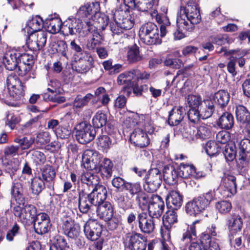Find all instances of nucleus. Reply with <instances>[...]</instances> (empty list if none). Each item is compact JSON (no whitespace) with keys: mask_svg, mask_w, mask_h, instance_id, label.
<instances>
[{"mask_svg":"<svg viewBox=\"0 0 250 250\" xmlns=\"http://www.w3.org/2000/svg\"><path fill=\"white\" fill-rule=\"evenodd\" d=\"M91 199L89 194H79V209L82 213H86L89 210H94V208H96Z\"/></svg>","mask_w":250,"mask_h":250,"instance_id":"a878e982","label":"nucleus"},{"mask_svg":"<svg viewBox=\"0 0 250 250\" xmlns=\"http://www.w3.org/2000/svg\"><path fill=\"white\" fill-rule=\"evenodd\" d=\"M34 222V227L36 232L39 234L47 233L51 226L50 218L48 214L41 212L37 214L33 221Z\"/></svg>","mask_w":250,"mask_h":250,"instance_id":"2eb2a0df","label":"nucleus"},{"mask_svg":"<svg viewBox=\"0 0 250 250\" xmlns=\"http://www.w3.org/2000/svg\"><path fill=\"white\" fill-rule=\"evenodd\" d=\"M167 206L173 209H178L183 203V196L177 190H171L166 198Z\"/></svg>","mask_w":250,"mask_h":250,"instance_id":"393cba45","label":"nucleus"},{"mask_svg":"<svg viewBox=\"0 0 250 250\" xmlns=\"http://www.w3.org/2000/svg\"><path fill=\"white\" fill-rule=\"evenodd\" d=\"M56 173L52 167L49 166H46L43 168L42 173V179L44 182H46L47 186L50 188H53L54 185V179Z\"/></svg>","mask_w":250,"mask_h":250,"instance_id":"7c9ffc66","label":"nucleus"},{"mask_svg":"<svg viewBox=\"0 0 250 250\" xmlns=\"http://www.w3.org/2000/svg\"><path fill=\"white\" fill-rule=\"evenodd\" d=\"M205 148L208 155L213 156L220 151L221 146L216 142L209 141L206 143Z\"/></svg>","mask_w":250,"mask_h":250,"instance_id":"603ef678","label":"nucleus"},{"mask_svg":"<svg viewBox=\"0 0 250 250\" xmlns=\"http://www.w3.org/2000/svg\"><path fill=\"white\" fill-rule=\"evenodd\" d=\"M83 231L88 239L95 241L99 238L102 231V227L97 220L89 219L85 223Z\"/></svg>","mask_w":250,"mask_h":250,"instance_id":"4468645a","label":"nucleus"},{"mask_svg":"<svg viewBox=\"0 0 250 250\" xmlns=\"http://www.w3.org/2000/svg\"><path fill=\"white\" fill-rule=\"evenodd\" d=\"M218 125L222 128L230 129L234 125L232 115L229 112L224 113L219 119Z\"/></svg>","mask_w":250,"mask_h":250,"instance_id":"c9c22d12","label":"nucleus"},{"mask_svg":"<svg viewBox=\"0 0 250 250\" xmlns=\"http://www.w3.org/2000/svg\"><path fill=\"white\" fill-rule=\"evenodd\" d=\"M130 140L132 144L140 147H145L149 143V139L147 134L140 128L134 129L130 135Z\"/></svg>","mask_w":250,"mask_h":250,"instance_id":"f3484780","label":"nucleus"},{"mask_svg":"<svg viewBox=\"0 0 250 250\" xmlns=\"http://www.w3.org/2000/svg\"><path fill=\"white\" fill-rule=\"evenodd\" d=\"M80 181L82 183L86 184L88 186L96 187L99 184V178L96 175L90 171L82 173L80 176Z\"/></svg>","mask_w":250,"mask_h":250,"instance_id":"2f4dec72","label":"nucleus"},{"mask_svg":"<svg viewBox=\"0 0 250 250\" xmlns=\"http://www.w3.org/2000/svg\"><path fill=\"white\" fill-rule=\"evenodd\" d=\"M127 12L124 10H116L114 14L115 22H116L124 30L131 29L135 22L134 20H131L130 17H125Z\"/></svg>","mask_w":250,"mask_h":250,"instance_id":"6ab92c4d","label":"nucleus"},{"mask_svg":"<svg viewBox=\"0 0 250 250\" xmlns=\"http://www.w3.org/2000/svg\"><path fill=\"white\" fill-rule=\"evenodd\" d=\"M94 6L93 3H87L80 7L77 11V15L80 18L87 17L92 14V8Z\"/></svg>","mask_w":250,"mask_h":250,"instance_id":"680f3d73","label":"nucleus"},{"mask_svg":"<svg viewBox=\"0 0 250 250\" xmlns=\"http://www.w3.org/2000/svg\"><path fill=\"white\" fill-rule=\"evenodd\" d=\"M154 0H139L134 3L135 8L138 11L147 12L153 9Z\"/></svg>","mask_w":250,"mask_h":250,"instance_id":"c03bdc74","label":"nucleus"},{"mask_svg":"<svg viewBox=\"0 0 250 250\" xmlns=\"http://www.w3.org/2000/svg\"><path fill=\"white\" fill-rule=\"evenodd\" d=\"M92 97L93 95L90 93L87 94L83 97L81 96H77L73 102V108L77 111L80 110L84 106L87 105Z\"/></svg>","mask_w":250,"mask_h":250,"instance_id":"79ce46f5","label":"nucleus"},{"mask_svg":"<svg viewBox=\"0 0 250 250\" xmlns=\"http://www.w3.org/2000/svg\"><path fill=\"white\" fill-rule=\"evenodd\" d=\"M50 139L51 136L48 132L42 131L37 134L35 141L37 144L44 145L48 143Z\"/></svg>","mask_w":250,"mask_h":250,"instance_id":"69168bd1","label":"nucleus"},{"mask_svg":"<svg viewBox=\"0 0 250 250\" xmlns=\"http://www.w3.org/2000/svg\"><path fill=\"white\" fill-rule=\"evenodd\" d=\"M83 28L82 20L71 16L63 22L62 32L65 36H77L81 34Z\"/></svg>","mask_w":250,"mask_h":250,"instance_id":"423d86ee","label":"nucleus"},{"mask_svg":"<svg viewBox=\"0 0 250 250\" xmlns=\"http://www.w3.org/2000/svg\"><path fill=\"white\" fill-rule=\"evenodd\" d=\"M117 81L119 85H124L125 87L133 86L135 83L133 70L120 74Z\"/></svg>","mask_w":250,"mask_h":250,"instance_id":"c756f323","label":"nucleus"},{"mask_svg":"<svg viewBox=\"0 0 250 250\" xmlns=\"http://www.w3.org/2000/svg\"><path fill=\"white\" fill-rule=\"evenodd\" d=\"M198 110L201 118L203 119H207L211 116L214 110L213 103L209 100H204L200 106H199Z\"/></svg>","mask_w":250,"mask_h":250,"instance_id":"c85d7f7f","label":"nucleus"},{"mask_svg":"<svg viewBox=\"0 0 250 250\" xmlns=\"http://www.w3.org/2000/svg\"><path fill=\"white\" fill-rule=\"evenodd\" d=\"M229 99V93L224 90H219L216 92L212 98L214 102L222 107H225L228 104Z\"/></svg>","mask_w":250,"mask_h":250,"instance_id":"72a5a7b5","label":"nucleus"},{"mask_svg":"<svg viewBox=\"0 0 250 250\" xmlns=\"http://www.w3.org/2000/svg\"><path fill=\"white\" fill-rule=\"evenodd\" d=\"M214 196V192L209 190L194 198L187 203L185 207L187 213L194 216L199 214L209 207Z\"/></svg>","mask_w":250,"mask_h":250,"instance_id":"f03ea898","label":"nucleus"},{"mask_svg":"<svg viewBox=\"0 0 250 250\" xmlns=\"http://www.w3.org/2000/svg\"><path fill=\"white\" fill-rule=\"evenodd\" d=\"M175 209L168 210L163 217L165 228H171L172 226L177 222V215Z\"/></svg>","mask_w":250,"mask_h":250,"instance_id":"4c0bfd02","label":"nucleus"},{"mask_svg":"<svg viewBox=\"0 0 250 250\" xmlns=\"http://www.w3.org/2000/svg\"><path fill=\"white\" fill-rule=\"evenodd\" d=\"M44 24L42 19L39 16H36L27 22L22 30L24 33H27V35H29V34L39 31Z\"/></svg>","mask_w":250,"mask_h":250,"instance_id":"4be33fe9","label":"nucleus"},{"mask_svg":"<svg viewBox=\"0 0 250 250\" xmlns=\"http://www.w3.org/2000/svg\"><path fill=\"white\" fill-rule=\"evenodd\" d=\"M70 45L71 50L74 52V56H77L79 59H81L84 55L87 54V52L77 44L75 40L71 42Z\"/></svg>","mask_w":250,"mask_h":250,"instance_id":"e2e57ef3","label":"nucleus"},{"mask_svg":"<svg viewBox=\"0 0 250 250\" xmlns=\"http://www.w3.org/2000/svg\"><path fill=\"white\" fill-rule=\"evenodd\" d=\"M187 102L190 108L199 109L203 101L200 96L188 95L187 98Z\"/></svg>","mask_w":250,"mask_h":250,"instance_id":"4d7b16f0","label":"nucleus"},{"mask_svg":"<svg viewBox=\"0 0 250 250\" xmlns=\"http://www.w3.org/2000/svg\"><path fill=\"white\" fill-rule=\"evenodd\" d=\"M97 215L104 221L109 220L113 216L114 210L112 205L108 202H104L96 207Z\"/></svg>","mask_w":250,"mask_h":250,"instance_id":"b1692460","label":"nucleus"},{"mask_svg":"<svg viewBox=\"0 0 250 250\" xmlns=\"http://www.w3.org/2000/svg\"><path fill=\"white\" fill-rule=\"evenodd\" d=\"M22 191V187L21 183L17 182L13 184L11 188V194L16 201L20 205L23 201Z\"/></svg>","mask_w":250,"mask_h":250,"instance_id":"a19ab883","label":"nucleus"},{"mask_svg":"<svg viewBox=\"0 0 250 250\" xmlns=\"http://www.w3.org/2000/svg\"><path fill=\"white\" fill-rule=\"evenodd\" d=\"M165 208V203L162 197L158 195H153L148 205V215L155 219H160Z\"/></svg>","mask_w":250,"mask_h":250,"instance_id":"9b49d317","label":"nucleus"},{"mask_svg":"<svg viewBox=\"0 0 250 250\" xmlns=\"http://www.w3.org/2000/svg\"><path fill=\"white\" fill-rule=\"evenodd\" d=\"M62 23L60 18H53L47 20L44 26L49 33L56 34L61 30L62 31Z\"/></svg>","mask_w":250,"mask_h":250,"instance_id":"473e14b6","label":"nucleus"},{"mask_svg":"<svg viewBox=\"0 0 250 250\" xmlns=\"http://www.w3.org/2000/svg\"><path fill=\"white\" fill-rule=\"evenodd\" d=\"M179 177L183 178H198L200 176L196 173L195 168L193 165L181 164L177 167Z\"/></svg>","mask_w":250,"mask_h":250,"instance_id":"bb28decb","label":"nucleus"},{"mask_svg":"<svg viewBox=\"0 0 250 250\" xmlns=\"http://www.w3.org/2000/svg\"><path fill=\"white\" fill-rule=\"evenodd\" d=\"M158 28L157 25L151 22H148L143 24L140 28L139 36L140 40L146 36L154 30Z\"/></svg>","mask_w":250,"mask_h":250,"instance_id":"8fccbe9b","label":"nucleus"},{"mask_svg":"<svg viewBox=\"0 0 250 250\" xmlns=\"http://www.w3.org/2000/svg\"><path fill=\"white\" fill-rule=\"evenodd\" d=\"M150 197L145 192L141 191L136 196V201L142 209H145L149 203Z\"/></svg>","mask_w":250,"mask_h":250,"instance_id":"5fc2aeb1","label":"nucleus"},{"mask_svg":"<svg viewBox=\"0 0 250 250\" xmlns=\"http://www.w3.org/2000/svg\"><path fill=\"white\" fill-rule=\"evenodd\" d=\"M127 59L130 63L136 62L142 60L139 47L136 44L129 48L127 53Z\"/></svg>","mask_w":250,"mask_h":250,"instance_id":"58836bf2","label":"nucleus"},{"mask_svg":"<svg viewBox=\"0 0 250 250\" xmlns=\"http://www.w3.org/2000/svg\"><path fill=\"white\" fill-rule=\"evenodd\" d=\"M27 44L28 47L33 51H37L42 49L46 44V33L40 31L29 34Z\"/></svg>","mask_w":250,"mask_h":250,"instance_id":"ddd939ff","label":"nucleus"},{"mask_svg":"<svg viewBox=\"0 0 250 250\" xmlns=\"http://www.w3.org/2000/svg\"><path fill=\"white\" fill-rule=\"evenodd\" d=\"M223 153L227 161H232L235 158L236 154L235 146L233 144L226 145Z\"/></svg>","mask_w":250,"mask_h":250,"instance_id":"13d9d810","label":"nucleus"},{"mask_svg":"<svg viewBox=\"0 0 250 250\" xmlns=\"http://www.w3.org/2000/svg\"><path fill=\"white\" fill-rule=\"evenodd\" d=\"M162 178V174L158 168L150 169L145 177L144 189L148 192L156 191L161 185Z\"/></svg>","mask_w":250,"mask_h":250,"instance_id":"7ed1b4c3","label":"nucleus"},{"mask_svg":"<svg viewBox=\"0 0 250 250\" xmlns=\"http://www.w3.org/2000/svg\"><path fill=\"white\" fill-rule=\"evenodd\" d=\"M44 182L41 177H34L32 181L31 188L33 193L39 194L44 188Z\"/></svg>","mask_w":250,"mask_h":250,"instance_id":"de8ad7c7","label":"nucleus"},{"mask_svg":"<svg viewBox=\"0 0 250 250\" xmlns=\"http://www.w3.org/2000/svg\"><path fill=\"white\" fill-rule=\"evenodd\" d=\"M66 240L61 236H57L50 247V250H68Z\"/></svg>","mask_w":250,"mask_h":250,"instance_id":"09e8293b","label":"nucleus"},{"mask_svg":"<svg viewBox=\"0 0 250 250\" xmlns=\"http://www.w3.org/2000/svg\"><path fill=\"white\" fill-rule=\"evenodd\" d=\"M13 210L14 215L22 223H26L30 219L33 222L37 215V209L32 205L27 204L23 208L16 206Z\"/></svg>","mask_w":250,"mask_h":250,"instance_id":"9d476101","label":"nucleus"},{"mask_svg":"<svg viewBox=\"0 0 250 250\" xmlns=\"http://www.w3.org/2000/svg\"><path fill=\"white\" fill-rule=\"evenodd\" d=\"M137 222L141 231L145 233L150 234L154 231L156 224L157 222H160V220L155 219L146 213L142 212L138 214Z\"/></svg>","mask_w":250,"mask_h":250,"instance_id":"1a4fd4ad","label":"nucleus"},{"mask_svg":"<svg viewBox=\"0 0 250 250\" xmlns=\"http://www.w3.org/2000/svg\"><path fill=\"white\" fill-rule=\"evenodd\" d=\"M201 20L197 4L193 0L187 2L185 6H181L177 17L178 29L174 33L175 40H181L185 37L183 30L191 31L194 24L199 23Z\"/></svg>","mask_w":250,"mask_h":250,"instance_id":"f257e3e1","label":"nucleus"},{"mask_svg":"<svg viewBox=\"0 0 250 250\" xmlns=\"http://www.w3.org/2000/svg\"><path fill=\"white\" fill-rule=\"evenodd\" d=\"M162 175L166 182L169 185L176 183L179 177L177 168L171 165H167L164 167Z\"/></svg>","mask_w":250,"mask_h":250,"instance_id":"cd10ccee","label":"nucleus"},{"mask_svg":"<svg viewBox=\"0 0 250 250\" xmlns=\"http://www.w3.org/2000/svg\"><path fill=\"white\" fill-rule=\"evenodd\" d=\"M185 115V110L182 106L173 107L169 112L168 124L170 126L178 125L183 120Z\"/></svg>","mask_w":250,"mask_h":250,"instance_id":"412c9836","label":"nucleus"},{"mask_svg":"<svg viewBox=\"0 0 250 250\" xmlns=\"http://www.w3.org/2000/svg\"><path fill=\"white\" fill-rule=\"evenodd\" d=\"M34 141V138L31 137L28 138L27 137L21 138L18 136L14 140V142L19 144L18 146H20V148H21V150L28 149L33 144Z\"/></svg>","mask_w":250,"mask_h":250,"instance_id":"3c124183","label":"nucleus"},{"mask_svg":"<svg viewBox=\"0 0 250 250\" xmlns=\"http://www.w3.org/2000/svg\"><path fill=\"white\" fill-rule=\"evenodd\" d=\"M124 189L127 190L132 196L135 194L137 195L142 191L141 187L139 183L127 182Z\"/></svg>","mask_w":250,"mask_h":250,"instance_id":"0e129e2a","label":"nucleus"},{"mask_svg":"<svg viewBox=\"0 0 250 250\" xmlns=\"http://www.w3.org/2000/svg\"><path fill=\"white\" fill-rule=\"evenodd\" d=\"M127 247L130 250H145L146 247V237L141 233L135 232L126 235Z\"/></svg>","mask_w":250,"mask_h":250,"instance_id":"f8f14e48","label":"nucleus"},{"mask_svg":"<svg viewBox=\"0 0 250 250\" xmlns=\"http://www.w3.org/2000/svg\"><path fill=\"white\" fill-rule=\"evenodd\" d=\"M107 122L106 115L102 112L98 111L94 116L92 119V124L94 128H100L105 125Z\"/></svg>","mask_w":250,"mask_h":250,"instance_id":"a18cd8bd","label":"nucleus"},{"mask_svg":"<svg viewBox=\"0 0 250 250\" xmlns=\"http://www.w3.org/2000/svg\"><path fill=\"white\" fill-rule=\"evenodd\" d=\"M75 136L78 141L85 144L89 143L94 139L96 131L94 127L85 122H82L76 127Z\"/></svg>","mask_w":250,"mask_h":250,"instance_id":"39448f33","label":"nucleus"},{"mask_svg":"<svg viewBox=\"0 0 250 250\" xmlns=\"http://www.w3.org/2000/svg\"><path fill=\"white\" fill-rule=\"evenodd\" d=\"M215 207L219 213L223 214L229 213L232 208L231 203L225 200L216 202Z\"/></svg>","mask_w":250,"mask_h":250,"instance_id":"6e6d98bb","label":"nucleus"},{"mask_svg":"<svg viewBox=\"0 0 250 250\" xmlns=\"http://www.w3.org/2000/svg\"><path fill=\"white\" fill-rule=\"evenodd\" d=\"M239 158L237 160V166L241 169L245 170L250 165V141L245 139L238 144Z\"/></svg>","mask_w":250,"mask_h":250,"instance_id":"0eeeda50","label":"nucleus"},{"mask_svg":"<svg viewBox=\"0 0 250 250\" xmlns=\"http://www.w3.org/2000/svg\"><path fill=\"white\" fill-rule=\"evenodd\" d=\"M227 222L230 234H237L241 231L243 223L242 218L239 215L231 214Z\"/></svg>","mask_w":250,"mask_h":250,"instance_id":"5701e85b","label":"nucleus"},{"mask_svg":"<svg viewBox=\"0 0 250 250\" xmlns=\"http://www.w3.org/2000/svg\"><path fill=\"white\" fill-rule=\"evenodd\" d=\"M9 95L14 100H21L24 95V86L23 84L9 90Z\"/></svg>","mask_w":250,"mask_h":250,"instance_id":"052dcab7","label":"nucleus"},{"mask_svg":"<svg viewBox=\"0 0 250 250\" xmlns=\"http://www.w3.org/2000/svg\"><path fill=\"white\" fill-rule=\"evenodd\" d=\"M102 155L94 150L87 149L84 151L82 157L84 167L89 170L97 171L101 163Z\"/></svg>","mask_w":250,"mask_h":250,"instance_id":"6e6552de","label":"nucleus"},{"mask_svg":"<svg viewBox=\"0 0 250 250\" xmlns=\"http://www.w3.org/2000/svg\"><path fill=\"white\" fill-rule=\"evenodd\" d=\"M236 118L238 121L242 124L250 120V113L247 108L242 105H238L235 107Z\"/></svg>","mask_w":250,"mask_h":250,"instance_id":"e433bc0d","label":"nucleus"},{"mask_svg":"<svg viewBox=\"0 0 250 250\" xmlns=\"http://www.w3.org/2000/svg\"><path fill=\"white\" fill-rule=\"evenodd\" d=\"M6 82L7 86L8 87V90L11 88H13L14 87H16L17 86L19 87L20 85L22 84L21 80L15 75H9L7 77Z\"/></svg>","mask_w":250,"mask_h":250,"instance_id":"338daca9","label":"nucleus"},{"mask_svg":"<svg viewBox=\"0 0 250 250\" xmlns=\"http://www.w3.org/2000/svg\"><path fill=\"white\" fill-rule=\"evenodd\" d=\"M113 166L112 161L108 158H104L103 161L101 162L99 168H98L97 171H101L103 177L108 179L112 175Z\"/></svg>","mask_w":250,"mask_h":250,"instance_id":"f704fd0d","label":"nucleus"},{"mask_svg":"<svg viewBox=\"0 0 250 250\" xmlns=\"http://www.w3.org/2000/svg\"><path fill=\"white\" fill-rule=\"evenodd\" d=\"M107 189L103 185H98L95 187L89 195L91 198V201L96 207L104 202L107 197Z\"/></svg>","mask_w":250,"mask_h":250,"instance_id":"aec40b11","label":"nucleus"},{"mask_svg":"<svg viewBox=\"0 0 250 250\" xmlns=\"http://www.w3.org/2000/svg\"><path fill=\"white\" fill-rule=\"evenodd\" d=\"M98 146L103 151L107 152L112 146V141L107 135H102L98 138Z\"/></svg>","mask_w":250,"mask_h":250,"instance_id":"864d4df0","label":"nucleus"},{"mask_svg":"<svg viewBox=\"0 0 250 250\" xmlns=\"http://www.w3.org/2000/svg\"><path fill=\"white\" fill-rule=\"evenodd\" d=\"M211 127L210 125L206 124H201L197 128L196 130L189 128L187 131L189 139L195 140L197 139L205 140L209 138L211 136Z\"/></svg>","mask_w":250,"mask_h":250,"instance_id":"dca6fc26","label":"nucleus"},{"mask_svg":"<svg viewBox=\"0 0 250 250\" xmlns=\"http://www.w3.org/2000/svg\"><path fill=\"white\" fill-rule=\"evenodd\" d=\"M209 41H211L212 43L218 45H222L229 42L228 36L226 34L210 36Z\"/></svg>","mask_w":250,"mask_h":250,"instance_id":"774afa93","label":"nucleus"},{"mask_svg":"<svg viewBox=\"0 0 250 250\" xmlns=\"http://www.w3.org/2000/svg\"><path fill=\"white\" fill-rule=\"evenodd\" d=\"M220 193L224 198L231 197L236 194V178L229 172L224 173L219 187Z\"/></svg>","mask_w":250,"mask_h":250,"instance_id":"20e7f679","label":"nucleus"},{"mask_svg":"<svg viewBox=\"0 0 250 250\" xmlns=\"http://www.w3.org/2000/svg\"><path fill=\"white\" fill-rule=\"evenodd\" d=\"M103 41V37L99 33H95L93 37L87 40L86 47L89 50H94L100 45Z\"/></svg>","mask_w":250,"mask_h":250,"instance_id":"49530a36","label":"nucleus"},{"mask_svg":"<svg viewBox=\"0 0 250 250\" xmlns=\"http://www.w3.org/2000/svg\"><path fill=\"white\" fill-rule=\"evenodd\" d=\"M141 40L147 45L160 44L162 42V40L159 37L158 28L154 30Z\"/></svg>","mask_w":250,"mask_h":250,"instance_id":"ea45409f","label":"nucleus"},{"mask_svg":"<svg viewBox=\"0 0 250 250\" xmlns=\"http://www.w3.org/2000/svg\"><path fill=\"white\" fill-rule=\"evenodd\" d=\"M196 222H194L190 227H188L186 231L183 234L181 240L185 243L191 242L192 240L196 238V231L195 227Z\"/></svg>","mask_w":250,"mask_h":250,"instance_id":"37998d69","label":"nucleus"},{"mask_svg":"<svg viewBox=\"0 0 250 250\" xmlns=\"http://www.w3.org/2000/svg\"><path fill=\"white\" fill-rule=\"evenodd\" d=\"M61 84L59 81L54 80H51L48 83L47 90L51 94L60 95L62 93V89L61 88Z\"/></svg>","mask_w":250,"mask_h":250,"instance_id":"bf43d9fd","label":"nucleus"},{"mask_svg":"<svg viewBox=\"0 0 250 250\" xmlns=\"http://www.w3.org/2000/svg\"><path fill=\"white\" fill-rule=\"evenodd\" d=\"M20 53L15 50H9L3 57V62L6 69L12 71L16 68L19 63Z\"/></svg>","mask_w":250,"mask_h":250,"instance_id":"a211bd4d","label":"nucleus"}]
</instances>
